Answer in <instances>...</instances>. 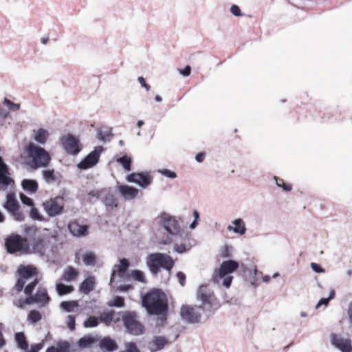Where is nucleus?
Listing matches in <instances>:
<instances>
[{"label": "nucleus", "instance_id": "7c9ffc66", "mask_svg": "<svg viewBox=\"0 0 352 352\" xmlns=\"http://www.w3.org/2000/svg\"><path fill=\"white\" fill-rule=\"evenodd\" d=\"M98 339L91 336V335H87L85 336L82 338H81L78 340V346L81 348H87L91 346L92 344L97 342Z\"/></svg>", "mask_w": 352, "mask_h": 352}, {"label": "nucleus", "instance_id": "37998d69", "mask_svg": "<svg viewBox=\"0 0 352 352\" xmlns=\"http://www.w3.org/2000/svg\"><path fill=\"white\" fill-rule=\"evenodd\" d=\"M131 276L135 280H138V281L141 282V283H145L146 282L144 274L140 270H134L131 271Z\"/></svg>", "mask_w": 352, "mask_h": 352}, {"label": "nucleus", "instance_id": "39448f33", "mask_svg": "<svg viewBox=\"0 0 352 352\" xmlns=\"http://www.w3.org/2000/svg\"><path fill=\"white\" fill-rule=\"evenodd\" d=\"M146 264L151 272L157 274L161 267L170 271L174 266V261L166 254L153 253L147 256Z\"/></svg>", "mask_w": 352, "mask_h": 352}, {"label": "nucleus", "instance_id": "4c0bfd02", "mask_svg": "<svg viewBox=\"0 0 352 352\" xmlns=\"http://www.w3.org/2000/svg\"><path fill=\"white\" fill-rule=\"evenodd\" d=\"M42 319L41 314L37 310H31L28 315V320L30 323H36Z\"/></svg>", "mask_w": 352, "mask_h": 352}, {"label": "nucleus", "instance_id": "3c124183", "mask_svg": "<svg viewBox=\"0 0 352 352\" xmlns=\"http://www.w3.org/2000/svg\"><path fill=\"white\" fill-rule=\"evenodd\" d=\"M230 12L235 16H243V14L241 12L239 7L236 5H232L230 7Z\"/></svg>", "mask_w": 352, "mask_h": 352}, {"label": "nucleus", "instance_id": "69168bd1", "mask_svg": "<svg viewBox=\"0 0 352 352\" xmlns=\"http://www.w3.org/2000/svg\"><path fill=\"white\" fill-rule=\"evenodd\" d=\"M274 179L276 180V185L279 187H280L282 184H283V183L285 182L283 179L278 178L277 177H274Z\"/></svg>", "mask_w": 352, "mask_h": 352}, {"label": "nucleus", "instance_id": "412c9836", "mask_svg": "<svg viewBox=\"0 0 352 352\" xmlns=\"http://www.w3.org/2000/svg\"><path fill=\"white\" fill-rule=\"evenodd\" d=\"M130 266V263L126 258H122L120 260V263L114 265V270L112 273V276H114L116 274H118L120 278H124L125 273ZM113 277H111V279Z\"/></svg>", "mask_w": 352, "mask_h": 352}, {"label": "nucleus", "instance_id": "c85d7f7f", "mask_svg": "<svg viewBox=\"0 0 352 352\" xmlns=\"http://www.w3.org/2000/svg\"><path fill=\"white\" fill-rule=\"evenodd\" d=\"M49 138V133L44 129H39L37 131L34 130V140L41 144H45Z\"/></svg>", "mask_w": 352, "mask_h": 352}, {"label": "nucleus", "instance_id": "6ab92c4d", "mask_svg": "<svg viewBox=\"0 0 352 352\" xmlns=\"http://www.w3.org/2000/svg\"><path fill=\"white\" fill-rule=\"evenodd\" d=\"M331 342L342 352H351L352 351L351 341L349 339H344L333 333L331 334Z\"/></svg>", "mask_w": 352, "mask_h": 352}, {"label": "nucleus", "instance_id": "b1692460", "mask_svg": "<svg viewBox=\"0 0 352 352\" xmlns=\"http://www.w3.org/2000/svg\"><path fill=\"white\" fill-rule=\"evenodd\" d=\"M168 344L166 338L162 336H155L149 344L151 351H157L162 349Z\"/></svg>", "mask_w": 352, "mask_h": 352}, {"label": "nucleus", "instance_id": "0eeeda50", "mask_svg": "<svg viewBox=\"0 0 352 352\" xmlns=\"http://www.w3.org/2000/svg\"><path fill=\"white\" fill-rule=\"evenodd\" d=\"M122 320L124 326L131 334L138 336L143 333L144 326L138 320V314L135 311H124Z\"/></svg>", "mask_w": 352, "mask_h": 352}, {"label": "nucleus", "instance_id": "09e8293b", "mask_svg": "<svg viewBox=\"0 0 352 352\" xmlns=\"http://www.w3.org/2000/svg\"><path fill=\"white\" fill-rule=\"evenodd\" d=\"M120 352H140V351L135 343L128 342L126 344L125 351Z\"/></svg>", "mask_w": 352, "mask_h": 352}, {"label": "nucleus", "instance_id": "ea45409f", "mask_svg": "<svg viewBox=\"0 0 352 352\" xmlns=\"http://www.w3.org/2000/svg\"><path fill=\"white\" fill-rule=\"evenodd\" d=\"M38 283V280L37 278H35L34 280L31 281L29 284L26 285L24 288V293L27 296H32V292L35 289V287Z\"/></svg>", "mask_w": 352, "mask_h": 352}, {"label": "nucleus", "instance_id": "cd10ccee", "mask_svg": "<svg viewBox=\"0 0 352 352\" xmlns=\"http://www.w3.org/2000/svg\"><path fill=\"white\" fill-rule=\"evenodd\" d=\"M46 352H70V345L67 341L58 342L56 346L48 347Z\"/></svg>", "mask_w": 352, "mask_h": 352}, {"label": "nucleus", "instance_id": "6e6d98bb", "mask_svg": "<svg viewBox=\"0 0 352 352\" xmlns=\"http://www.w3.org/2000/svg\"><path fill=\"white\" fill-rule=\"evenodd\" d=\"M179 74L185 77L190 76L191 72V67L189 65H186L184 69H179Z\"/></svg>", "mask_w": 352, "mask_h": 352}, {"label": "nucleus", "instance_id": "2eb2a0df", "mask_svg": "<svg viewBox=\"0 0 352 352\" xmlns=\"http://www.w3.org/2000/svg\"><path fill=\"white\" fill-rule=\"evenodd\" d=\"M102 146H96L86 157L78 164L80 169H87L95 166L99 160L100 155L102 151Z\"/></svg>", "mask_w": 352, "mask_h": 352}, {"label": "nucleus", "instance_id": "4468645a", "mask_svg": "<svg viewBox=\"0 0 352 352\" xmlns=\"http://www.w3.org/2000/svg\"><path fill=\"white\" fill-rule=\"evenodd\" d=\"M162 223L165 230L171 234H177L181 231V227L179 222L174 217L166 213H163L160 216Z\"/></svg>", "mask_w": 352, "mask_h": 352}, {"label": "nucleus", "instance_id": "9d476101", "mask_svg": "<svg viewBox=\"0 0 352 352\" xmlns=\"http://www.w3.org/2000/svg\"><path fill=\"white\" fill-rule=\"evenodd\" d=\"M3 207L10 214L14 220L22 221L25 219V215L20 210V205L16 198L15 194L10 192L6 196V201Z\"/></svg>", "mask_w": 352, "mask_h": 352}, {"label": "nucleus", "instance_id": "2f4dec72", "mask_svg": "<svg viewBox=\"0 0 352 352\" xmlns=\"http://www.w3.org/2000/svg\"><path fill=\"white\" fill-rule=\"evenodd\" d=\"M15 340L19 349L25 351L28 348V343L26 340L25 334L23 332H18L15 333Z\"/></svg>", "mask_w": 352, "mask_h": 352}, {"label": "nucleus", "instance_id": "680f3d73", "mask_svg": "<svg viewBox=\"0 0 352 352\" xmlns=\"http://www.w3.org/2000/svg\"><path fill=\"white\" fill-rule=\"evenodd\" d=\"M206 153L204 152H201L197 154L195 159L198 162H202L204 160Z\"/></svg>", "mask_w": 352, "mask_h": 352}, {"label": "nucleus", "instance_id": "a211bd4d", "mask_svg": "<svg viewBox=\"0 0 352 352\" xmlns=\"http://www.w3.org/2000/svg\"><path fill=\"white\" fill-rule=\"evenodd\" d=\"M12 182L8 167L0 156V190H5Z\"/></svg>", "mask_w": 352, "mask_h": 352}, {"label": "nucleus", "instance_id": "052dcab7", "mask_svg": "<svg viewBox=\"0 0 352 352\" xmlns=\"http://www.w3.org/2000/svg\"><path fill=\"white\" fill-rule=\"evenodd\" d=\"M329 298H321L318 303L316 305V308H318L320 307L321 305H327L329 302Z\"/></svg>", "mask_w": 352, "mask_h": 352}, {"label": "nucleus", "instance_id": "a19ab883", "mask_svg": "<svg viewBox=\"0 0 352 352\" xmlns=\"http://www.w3.org/2000/svg\"><path fill=\"white\" fill-rule=\"evenodd\" d=\"M99 324V319L95 316H90L83 322V325L85 328L96 327Z\"/></svg>", "mask_w": 352, "mask_h": 352}, {"label": "nucleus", "instance_id": "5fc2aeb1", "mask_svg": "<svg viewBox=\"0 0 352 352\" xmlns=\"http://www.w3.org/2000/svg\"><path fill=\"white\" fill-rule=\"evenodd\" d=\"M311 267L314 272L317 273H322L324 272V270L319 264L316 263H311Z\"/></svg>", "mask_w": 352, "mask_h": 352}, {"label": "nucleus", "instance_id": "20e7f679", "mask_svg": "<svg viewBox=\"0 0 352 352\" xmlns=\"http://www.w3.org/2000/svg\"><path fill=\"white\" fill-rule=\"evenodd\" d=\"M198 300L202 302L201 307L206 309L208 316L211 315L220 307L219 301L216 298L213 291L207 285H201L197 294Z\"/></svg>", "mask_w": 352, "mask_h": 352}, {"label": "nucleus", "instance_id": "e2e57ef3", "mask_svg": "<svg viewBox=\"0 0 352 352\" xmlns=\"http://www.w3.org/2000/svg\"><path fill=\"white\" fill-rule=\"evenodd\" d=\"M280 187H282L283 188V190L287 192H289L292 189V186L291 184H285V182L283 183V184H282V186Z\"/></svg>", "mask_w": 352, "mask_h": 352}, {"label": "nucleus", "instance_id": "9b49d317", "mask_svg": "<svg viewBox=\"0 0 352 352\" xmlns=\"http://www.w3.org/2000/svg\"><path fill=\"white\" fill-rule=\"evenodd\" d=\"M43 206L48 216L56 217L60 214L63 211L64 198L62 196H56L43 202Z\"/></svg>", "mask_w": 352, "mask_h": 352}, {"label": "nucleus", "instance_id": "72a5a7b5", "mask_svg": "<svg viewBox=\"0 0 352 352\" xmlns=\"http://www.w3.org/2000/svg\"><path fill=\"white\" fill-rule=\"evenodd\" d=\"M56 289L60 296L65 295L72 292L74 289L72 285H65L63 283H57Z\"/></svg>", "mask_w": 352, "mask_h": 352}, {"label": "nucleus", "instance_id": "bb28decb", "mask_svg": "<svg viewBox=\"0 0 352 352\" xmlns=\"http://www.w3.org/2000/svg\"><path fill=\"white\" fill-rule=\"evenodd\" d=\"M32 246L34 252L42 253L45 250V237L41 235L34 237Z\"/></svg>", "mask_w": 352, "mask_h": 352}, {"label": "nucleus", "instance_id": "4d7b16f0", "mask_svg": "<svg viewBox=\"0 0 352 352\" xmlns=\"http://www.w3.org/2000/svg\"><path fill=\"white\" fill-rule=\"evenodd\" d=\"M177 277L178 278L179 283L182 286H184L186 283V275L182 272H179L177 274Z\"/></svg>", "mask_w": 352, "mask_h": 352}, {"label": "nucleus", "instance_id": "49530a36", "mask_svg": "<svg viewBox=\"0 0 352 352\" xmlns=\"http://www.w3.org/2000/svg\"><path fill=\"white\" fill-rule=\"evenodd\" d=\"M66 324L67 327L71 330L73 331L75 329L76 327V318L74 316L69 315L67 317L66 320Z\"/></svg>", "mask_w": 352, "mask_h": 352}, {"label": "nucleus", "instance_id": "338daca9", "mask_svg": "<svg viewBox=\"0 0 352 352\" xmlns=\"http://www.w3.org/2000/svg\"><path fill=\"white\" fill-rule=\"evenodd\" d=\"M132 288H133L132 285H121V286L120 287V289L121 291H123V292L127 291V290L131 289H132Z\"/></svg>", "mask_w": 352, "mask_h": 352}, {"label": "nucleus", "instance_id": "6e6552de", "mask_svg": "<svg viewBox=\"0 0 352 352\" xmlns=\"http://www.w3.org/2000/svg\"><path fill=\"white\" fill-rule=\"evenodd\" d=\"M18 278L14 287L17 292H21L26 282L37 274L36 268L32 265H21L17 270Z\"/></svg>", "mask_w": 352, "mask_h": 352}, {"label": "nucleus", "instance_id": "f257e3e1", "mask_svg": "<svg viewBox=\"0 0 352 352\" xmlns=\"http://www.w3.org/2000/svg\"><path fill=\"white\" fill-rule=\"evenodd\" d=\"M142 305L151 315L166 316L168 310L166 294L160 289H153L142 298Z\"/></svg>", "mask_w": 352, "mask_h": 352}, {"label": "nucleus", "instance_id": "c03bdc74", "mask_svg": "<svg viewBox=\"0 0 352 352\" xmlns=\"http://www.w3.org/2000/svg\"><path fill=\"white\" fill-rule=\"evenodd\" d=\"M3 104L8 110H19L21 107L20 104L14 103L6 98H4Z\"/></svg>", "mask_w": 352, "mask_h": 352}, {"label": "nucleus", "instance_id": "f704fd0d", "mask_svg": "<svg viewBox=\"0 0 352 352\" xmlns=\"http://www.w3.org/2000/svg\"><path fill=\"white\" fill-rule=\"evenodd\" d=\"M103 202L107 207L116 208L118 206V200L111 193L106 195L103 199Z\"/></svg>", "mask_w": 352, "mask_h": 352}, {"label": "nucleus", "instance_id": "774afa93", "mask_svg": "<svg viewBox=\"0 0 352 352\" xmlns=\"http://www.w3.org/2000/svg\"><path fill=\"white\" fill-rule=\"evenodd\" d=\"M348 314H349V317L350 321L352 322V303L350 305V307H349V309L348 311Z\"/></svg>", "mask_w": 352, "mask_h": 352}, {"label": "nucleus", "instance_id": "f3484780", "mask_svg": "<svg viewBox=\"0 0 352 352\" xmlns=\"http://www.w3.org/2000/svg\"><path fill=\"white\" fill-rule=\"evenodd\" d=\"M89 226L80 224L77 219L72 220L68 223V229L70 233L76 237L86 236L89 234Z\"/></svg>", "mask_w": 352, "mask_h": 352}, {"label": "nucleus", "instance_id": "aec40b11", "mask_svg": "<svg viewBox=\"0 0 352 352\" xmlns=\"http://www.w3.org/2000/svg\"><path fill=\"white\" fill-rule=\"evenodd\" d=\"M118 191L126 200H131L135 198L139 192L136 188L127 185H120L118 187Z\"/></svg>", "mask_w": 352, "mask_h": 352}, {"label": "nucleus", "instance_id": "7ed1b4c3", "mask_svg": "<svg viewBox=\"0 0 352 352\" xmlns=\"http://www.w3.org/2000/svg\"><path fill=\"white\" fill-rule=\"evenodd\" d=\"M239 267V263L234 260L223 261L219 268L216 269L213 273L212 280L214 283H219L220 280H223L222 284L228 288L231 285L233 276L230 274L236 271Z\"/></svg>", "mask_w": 352, "mask_h": 352}, {"label": "nucleus", "instance_id": "79ce46f5", "mask_svg": "<svg viewBox=\"0 0 352 352\" xmlns=\"http://www.w3.org/2000/svg\"><path fill=\"white\" fill-rule=\"evenodd\" d=\"M124 299L121 296H115L112 300L108 302L109 307H123L124 306Z\"/></svg>", "mask_w": 352, "mask_h": 352}, {"label": "nucleus", "instance_id": "8fccbe9b", "mask_svg": "<svg viewBox=\"0 0 352 352\" xmlns=\"http://www.w3.org/2000/svg\"><path fill=\"white\" fill-rule=\"evenodd\" d=\"M43 347V343H38L31 345L30 348L25 349L24 352H38Z\"/></svg>", "mask_w": 352, "mask_h": 352}, {"label": "nucleus", "instance_id": "bf43d9fd", "mask_svg": "<svg viewBox=\"0 0 352 352\" xmlns=\"http://www.w3.org/2000/svg\"><path fill=\"white\" fill-rule=\"evenodd\" d=\"M163 174L170 178H175L177 177V175L175 172L167 169L163 171Z\"/></svg>", "mask_w": 352, "mask_h": 352}, {"label": "nucleus", "instance_id": "c756f323", "mask_svg": "<svg viewBox=\"0 0 352 352\" xmlns=\"http://www.w3.org/2000/svg\"><path fill=\"white\" fill-rule=\"evenodd\" d=\"M23 188L30 193H35L38 190V183L32 179H23L21 183Z\"/></svg>", "mask_w": 352, "mask_h": 352}, {"label": "nucleus", "instance_id": "dca6fc26", "mask_svg": "<svg viewBox=\"0 0 352 352\" xmlns=\"http://www.w3.org/2000/svg\"><path fill=\"white\" fill-rule=\"evenodd\" d=\"M152 177L147 172L133 173L126 177L129 182L138 184L142 188H146L152 182Z\"/></svg>", "mask_w": 352, "mask_h": 352}, {"label": "nucleus", "instance_id": "58836bf2", "mask_svg": "<svg viewBox=\"0 0 352 352\" xmlns=\"http://www.w3.org/2000/svg\"><path fill=\"white\" fill-rule=\"evenodd\" d=\"M117 162L120 164L126 171H130L131 169V160L127 155H124L117 160Z\"/></svg>", "mask_w": 352, "mask_h": 352}, {"label": "nucleus", "instance_id": "f03ea898", "mask_svg": "<svg viewBox=\"0 0 352 352\" xmlns=\"http://www.w3.org/2000/svg\"><path fill=\"white\" fill-rule=\"evenodd\" d=\"M24 152L31 159L30 166L36 169L41 167H46L51 161L49 153L43 148L37 146L34 142H30L24 148Z\"/></svg>", "mask_w": 352, "mask_h": 352}, {"label": "nucleus", "instance_id": "0e129e2a", "mask_svg": "<svg viewBox=\"0 0 352 352\" xmlns=\"http://www.w3.org/2000/svg\"><path fill=\"white\" fill-rule=\"evenodd\" d=\"M4 113L5 111H0V125L3 124V121L7 117V114Z\"/></svg>", "mask_w": 352, "mask_h": 352}, {"label": "nucleus", "instance_id": "423d86ee", "mask_svg": "<svg viewBox=\"0 0 352 352\" xmlns=\"http://www.w3.org/2000/svg\"><path fill=\"white\" fill-rule=\"evenodd\" d=\"M5 246L7 252L10 254H28L30 245L27 238L23 237L17 234H12L5 240Z\"/></svg>", "mask_w": 352, "mask_h": 352}, {"label": "nucleus", "instance_id": "603ef678", "mask_svg": "<svg viewBox=\"0 0 352 352\" xmlns=\"http://www.w3.org/2000/svg\"><path fill=\"white\" fill-rule=\"evenodd\" d=\"M20 198H21V200L23 204L30 206H32L34 205L32 199H30V197H27L24 194L21 193L20 195Z\"/></svg>", "mask_w": 352, "mask_h": 352}, {"label": "nucleus", "instance_id": "e433bc0d", "mask_svg": "<svg viewBox=\"0 0 352 352\" xmlns=\"http://www.w3.org/2000/svg\"><path fill=\"white\" fill-rule=\"evenodd\" d=\"M78 307V302L76 300L63 301L60 303V307L67 312H71L74 311V308H76Z\"/></svg>", "mask_w": 352, "mask_h": 352}, {"label": "nucleus", "instance_id": "f8f14e48", "mask_svg": "<svg viewBox=\"0 0 352 352\" xmlns=\"http://www.w3.org/2000/svg\"><path fill=\"white\" fill-rule=\"evenodd\" d=\"M63 147L69 155H77L81 151L80 143L78 138L72 134L63 135L60 139Z\"/></svg>", "mask_w": 352, "mask_h": 352}, {"label": "nucleus", "instance_id": "393cba45", "mask_svg": "<svg viewBox=\"0 0 352 352\" xmlns=\"http://www.w3.org/2000/svg\"><path fill=\"white\" fill-rule=\"evenodd\" d=\"M232 226H229L228 230H233L235 233L243 235L246 232V228L244 221L241 219H238L232 221Z\"/></svg>", "mask_w": 352, "mask_h": 352}, {"label": "nucleus", "instance_id": "c9c22d12", "mask_svg": "<svg viewBox=\"0 0 352 352\" xmlns=\"http://www.w3.org/2000/svg\"><path fill=\"white\" fill-rule=\"evenodd\" d=\"M114 314V311L103 312L100 314L99 320L100 322L104 323L106 325H109L113 321Z\"/></svg>", "mask_w": 352, "mask_h": 352}, {"label": "nucleus", "instance_id": "a18cd8bd", "mask_svg": "<svg viewBox=\"0 0 352 352\" xmlns=\"http://www.w3.org/2000/svg\"><path fill=\"white\" fill-rule=\"evenodd\" d=\"M43 175L47 182H54L56 179L54 170H43Z\"/></svg>", "mask_w": 352, "mask_h": 352}, {"label": "nucleus", "instance_id": "de8ad7c7", "mask_svg": "<svg viewBox=\"0 0 352 352\" xmlns=\"http://www.w3.org/2000/svg\"><path fill=\"white\" fill-rule=\"evenodd\" d=\"M30 216L34 220H42V217L39 214V211L36 208L32 207L30 212Z\"/></svg>", "mask_w": 352, "mask_h": 352}, {"label": "nucleus", "instance_id": "5701e85b", "mask_svg": "<svg viewBox=\"0 0 352 352\" xmlns=\"http://www.w3.org/2000/svg\"><path fill=\"white\" fill-rule=\"evenodd\" d=\"M79 276V272L72 266H67L63 271L60 279L66 282L75 280Z\"/></svg>", "mask_w": 352, "mask_h": 352}, {"label": "nucleus", "instance_id": "1a4fd4ad", "mask_svg": "<svg viewBox=\"0 0 352 352\" xmlns=\"http://www.w3.org/2000/svg\"><path fill=\"white\" fill-rule=\"evenodd\" d=\"M206 310L204 307L197 305H182L180 309L182 318L190 323H198L201 320V313Z\"/></svg>", "mask_w": 352, "mask_h": 352}, {"label": "nucleus", "instance_id": "a878e982", "mask_svg": "<svg viewBox=\"0 0 352 352\" xmlns=\"http://www.w3.org/2000/svg\"><path fill=\"white\" fill-rule=\"evenodd\" d=\"M99 346L101 349L108 351H113L118 349L116 341L110 338H104L100 341Z\"/></svg>", "mask_w": 352, "mask_h": 352}, {"label": "nucleus", "instance_id": "864d4df0", "mask_svg": "<svg viewBox=\"0 0 352 352\" xmlns=\"http://www.w3.org/2000/svg\"><path fill=\"white\" fill-rule=\"evenodd\" d=\"M3 324H0V349L3 348L6 344V340L3 334Z\"/></svg>", "mask_w": 352, "mask_h": 352}, {"label": "nucleus", "instance_id": "13d9d810", "mask_svg": "<svg viewBox=\"0 0 352 352\" xmlns=\"http://www.w3.org/2000/svg\"><path fill=\"white\" fill-rule=\"evenodd\" d=\"M175 250L179 253H183L186 251V245L184 244H175Z\"/></svg>", "mask_w": 352, "mask_h": 352}, {"label": "nucleus", "instance_id": "ddd939ff", "mask_svg": "<svg viewBox=\"0 0 352 352\" xmlns=\"http://www.w3.org/2000/svg\"><path fill=\"white\" fill-rule=\"evenodd\" d=\"M50 298L48 296L47 289L44 287H39L35 295L27 296L25 302L28 305L37 303L40 307H44L50 302Z\"/></svg>", "mask_w": 352, "mask_h": 352}, {"label": "nucleus", "instance_id": "473e14b6", "mask_svg": "<svg viewBox=\"0 0 352 352\" xmlns=\"http://www.w3.org/2000/svg\"><path fill=\"white\" fill-rule=\"evenodd\" d=\"M82 261L86 265L94 266L96 263L97 257L94 252H89L82 256Z\"/></svg>", "mask_w": 352, "mask_h": 352}, {"label": "nucleus", "instance_id": "4be33fe9", "mask_svg": "<svg viewBox=\"0 0 352 352\" xmlns=\"http://www.w3.org/2000/svg\"><path fill=\"white\" fill-rule=\"evenodd\" d=\"M95 285V278L94 276H89L80 284L79 291L87 295L94 289Z\"/></svg>", "mask_w": 352, "mask_h": 352}]
</instances>
